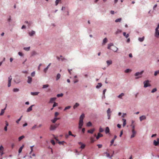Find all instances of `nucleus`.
<instances>
[{"instance_id":"nucleus-1","label":"nucleus","mask_w":159,"mask_h":159,"mask_svg":"<svg viewBox=\"0 0 159 159\" xmlns=\"http://www.w3.org/2000/svg\"><path fill=\"white\" fill-rule=\"evenodd\" d=\"M111 46H113L112 48L111 49L114 52H116L118 50V48L114 46L113 45V44L112 43H110L108 45V46L107 47L108 49H111Z\"/></svg>"},{"instance_id":"nucleus-2","label":"nucleus","mask_w":159,"mask_h":159,"mask_svg":"<svg viewBox=\"0 0 159 159\" xmlns=\"http://www.w3.org/2000/svg\"><path fill=\"white\" fill-rule=\"evenodd\" d=\"M149 80H147L144 81V88H146L148 87L151 86V85L149 83Z\"/></svg>"},{"instance_id":"nucleus-3","label":"nucleus","mask_w":159,"mask_h":159,"mask_svg":"<svg viewBox=\"0 0 159 159\" xmlns=\"http://www.w3.org/2000/svg\"><path fill=\"white\" fill-rule=\"evenodd\" d=\"M59 124H56L55 125H51L50 127V129L51 130H55L56 128L59 126Z\"/></svg>"},{"instance_id":"nucleus-4","label":"nucleus","mask_w":159,"mask_h":159,"mask_svg":"<svg viewBox=\"0 0 159 159\" xmlns=\"http://www.w3.org/2000/svg\"><path fill=\"white\" fill-rule=\"evenodd\" d=\"M158 27H157L156 29L155 36L157 38H158L159 36V30H158Z\"/></svg>"},{"instance_id":"nucleus-5","label":"nucleus","mask_w":159,"mask_h":159,"mask_svg":"<svg viewBox=\"0 0 159 159\" xmlns=\"http://www.w3.org/2000/svg\"><path fill=\"white\" fill-rule=\"evenodd\" d=\"M157 141L156 140H154L153 141V144L155 146L158 145L159 144V138H157Z\"/></svg>"},{"instance_id":"nucleus-6","label":"nucleus","mask_w":159,"mask_h":159,"mask_svg":"<svg viewBox=\"0 0 159 159\" xmlns=\"http://www.w3.org/2000/svg\"><path fill=\"white\" fill-rule=\"evenodd\" d=\"M107 116H108V119H110V116L111 115V111L110 108H109L107 111Z\"/></svg>"},{"instance_id":"nucleus-7","label":"nucleus","mask_w":159,"mask_h":159,"mask_svg":"<svg viewBox=\"0 0 159 159\" xmlns=\"http://www.w3.org/2000/svg\"><path fill=\"white\" fill-rule=\"evenodd\" d=\"M12 77L11 76H10L8 78V87H10L11 85V82L12 80Z\"/></svg>"},{"instance_id":"nucleus-8","label":"nucleus","mask_w":159,"mask_h":159,"mask_svg":"<svg viewBox=\"0 0 159 159\" xmlns=\"http://www.w3.org/2000/svg\"><path fill=\"white\" fill-rule=\"evenodd\" d=\"M4 148L3 146L1 145L0 147V154L1 156H2L3 154Z\"/></svg>"},{"instance_id":"nucleus-9","label":"nucleus","mask_w":159,"mask_h":159,"mask_svg":"<svg viewBox=\"0 0 159 159\" xmlns=\"http://www.w3.org/2000/svg\"><path fill=\"white\" fill-rule=\"evenodd\" d=\"M132 134L131 135V137H130L131 138H134V137L136 134V132L135 130H132Z\"/></svg>"},{"instance_id":"nucleus-10","label":"nucleus","mask_w":159,"mask_h":159,"mask_svg":"<svg viewBox=\"0 0 159 159\" xmlns=\"http://www.w3.org/2000/svg\"><path fill=\"white\" fill-rule=\"evenodd\" d=\"M78 143L79 145H81L80 148H81L82 149H83L85 148V145L83 143H82L81 142H79Z\"/></svg>"},{"instance_id":"nucleus-11","label":"nucleus","mask_w":159,"mask_h":159,"mask_svg":"<svg viewBox=\"0 0 159 159\" xmlns=\"http://www.w3.org/2000/svg\"><path fill=\"white\" fill-rule=\"evenodd\" d=\"M83 121L81 120H80L79 122V128L80 129L82 128V127L83 125Z\"/></svg>"},{"instance_id":"nucleus-12","label":"nucleus","mask_w":159,"mask_h":159,"mask_svg":"<svg viewBox=\"0 0 159 159\" xmlns=\"http://www.w3.org/2000/svg\"><path fill=\"white\" fill-rule=\"evenodd\" d=\"M60 119V118H57V117H55L54 119L52 120L51 121L53 123H55L57 120H59Z\"/></svg>"},{"instance_id":"nucleus-13","label":"nucleus","mask_w":159,"mask_h":159,"mask_svg":"<svg viewBox=\"0 0 159 159\" xmlns=\"http://www.w3.org/2000/svg\"><path fill=\"white\" fill-rule=\"evenodd\" d=\"M146 117L145 116H142L139 117V119L140 121L146 119Z\"/></svg>"},{"instance_id":"nucleus-14","label":"nucleus","mask_w":159,"mask_h":159,"mask_svg":"<svg viewBox=\"0 0 159 159\" xmlns=\"http://www.w3.org/2000/svg\"><path fill=\"white\" fill-rule=\"evenodd\" d=\"M34 105H32L30 107L27 109V112H28L31 111L32 110V107L34 106Z\"/></svg>"},{"instance_id":"nucleus-15","label":"nucleus","mask_w":159,"mask_h":159,"mask_svg":"<svg viewBox=\"0 0 159 159\" xmlns=\"http://www.w3.org/2000/svg\"><path fill=\"white\" fill-rule=\"evenodd\" d=\"M95 129L94 128L90 130H88V133H90L91 134H93V132L95 131Z\"/></svg>"},{"instance_id":"nucleus-16","label":"nucleus","mask_w":159,"mask_h":159,"mask_svg":"<svg viewBox=\"0 0 159 159\" xmlns=\"http://www.w3.org/2000/svg\"><path fill=\"white\" fill-rule=\"evenodd\" d=\"M28 80L27 81V82L28 83H31L32 81V78L30 76L28 77Z\"/></svg>"},{"instance_id":"nucleus-17","label":"nucleus","mask_w":159,"mask_h":159,"mask_svg":"<svg viewBox=\"0 0 159 159\" xmlns=\"http://www.w3.org/2000/svg\"><path fill=\"white\" fill-rule=\"evenodd\" d=\"M143 71H141V72H137L135 74V76H138L139 75H141L143 73Z\"/></svg>"},{"instance_id":"nucleus-18","label":"nucleus","mask_w":159,"mask_h":159,"mask_svg":"<svg viewBox=\"0 0 159 159\" xmlns=\"http://www.w3.org/2000/svg\"><path fill=\"white\" fill-rule=\"evenodd\" d=\"M29 35L30 36H32L33 35L35 34V32L34 31L32 30L31 32L29 33Z\"/></svg>"},{"instance_id":"nucleus-19","label":"nucleus","mask_w":159,"mask_h":159,"mask_svg":"<svg viewBox=\"0 0 159 159\" xmlns=\"http://www.w3.org/2000/svg\"><path fill=\"white\" fill-rule=\"evenodd\" d=\"M56 99V98H52L50 99V100L49 101L50 103H53L54 101H55Z\"/></svg>"},{"instance_id":"nucleus-20","label":"nucleus","mask_w":159,"mask_h":159,"mask_svg":"<svg viewBox=\"0 0 159 159\" xmlns=\"http://www.w3.org/2000/svg\"><path fill=\"white\" fill-rule=\"evenodd\" d=\"M107 63V64L108 66H109L110 65H111L112 63V61L111 60H107L106 61Z\"/></svg>"},{"instance_id":"nucleus-21","label":"nucleus","mask_w":159,"mask_h":159,"mask_svg":"<svg viewBox=\"0 0 159 159\" xmlns=\"http://www.w3.org/2000/svg\"><path fill=\"white\" fill-rule=\"evenodd\" d=\"M84 117V114H82L80 117V120L83 121Z\"/></svg>"},{"instance_id":"nucleus-22","label":"nucleus","mask_w":159,"mask_h":159,"mask_svg":"<svg viewBox=\"0 0 159 159\" xmlns=\"http://www.w3.org/2000/svg\"><path fill=\"white\" fill-rule=\"evenodd\" d=\"M122 121H123V127H125L126 125V120L125 119H122Z\"/></svg>"},{"instance_id":"nucleus-23","label":"nucleus","mask_w":159,"mask_h":159,"mask_svg":"<svg viewBox=\"0 0 159 159\" xmlns=\"http://www.w3.org/2000/svg\"><path fill=\"white\" fill-rule=\"evenodd\" d=\"M103 136V135L102 134H101L100 133H98V135L96 137V139H99L100 137H102Z\"/></svg>"},{"instance_id":"nucleus-24","label":"nucleus","mask_w":159,"mask_h":159,"mask_svg":"<svg viewBox=\"0 0 159 159\" xmlns=\"http://www.w3.org/2000/svg\"><path fill=\"white\" fill-rule=\"evenodd\" d=\"M39 92H31V94L32 95H38Z\"/></svg>"},{"instance_id":"nucleus-25","label":"nucleus","mask_w":159,"mask_h":159,"mask_svg":"<svg viewBox=\"0 0 159 159\" xmlns=\"http://www.w3.org/2000/svg\"><path fill=\"white\" fill-rule=\"evenodd\" d=\"M110 130L108 127H106L105 130V133L106 134H107L109 132Z\"/></svg>"},{"instance_id":"nucleus-26","label":"nucleus","mask_w":159,"mask_h":159,"mask_svg":"<svg viewBox=\"0 0 159 159\" xmlns=\"http://www.w3.org/2000/svg\"><path fill=\"white\" fill-rule=\"evenodd\" d=\"M79 106V104L78 103H76L75 104L74 106H73V108L74 109H75L76 107H78Z\"/></svg>"},{"instance_id":"nucleus-27","label":"nucleus","mask_w":159,"mask_h":159,"mask_svg":"<svg viewBox=\"0 0 159 159\" xmlns=\"http://www.w3.org/2000/svg\"><path fill=\"white\" fill-rule=\"evenodd\" d=\"M123 35L127 38L129 37V34H126V33L125 32L123 33Z\"/></svg>"},{"instance_id":"nucleus-28","label":"nucleus","mask_w":159,"mask_h":159,"mask_svg":"<svg viewBox=\"0 0 159 159\" xmlns=\"http://www.w3.org/2000/svg\"><path fill=\"white\" fill-rule=\"evenodd\" d=\"M25 136L24 135H22L20 137L18 138V140L19 141H20L22 139H24L25 138Z\"/></svg>"},{"instance_id":"nucleus-29","label":"nucleus","mask_w":159,"mask_h":159,"mask_svg":"<svg viewBox=\"0 0 159 159\" xmlns=\"http://www.w3.org/2000/svg\"><path fill=\"white\" fill-rule=\"evenodd\" d=\"M144 39V37H143L142 38H139L138 39L139 41L141 42H143Z\"/></svg>"},{"instance_id":"nucleus-30","label":"nucleus","mask_w":159,"mask_h":159,"mask_svg":"<svg viewBox=\"0 0 159 159\" xmlns=\"http://www.w3.org/2000/svg\"><path fill=\"white\" fill-rule=\"evenodd\" d=\"M124 95V94L123 93H122L118 96V97L120 98H122V97Z\"/></svg>"},{"instance_id":"nucleus-31","label":"nucleus","mask_w":159,"mask_h":159,"mask_svg":"<svg viewBox=\"0 0 159 159\" xmlns=\"http://www.w3.org/2000/svg\"><path fill=\"white\" fill-rule=\"evenodd\" d=\"M61 77V75L59 73H58L57 74L56 77V80H58Z\"/></svg>"},{"instance_id":"nucleus-32","label":"nucleus","mask_w":159,"mask_h":159,"mask_svg":"<svg viewBox=\"0 0 159 159\" xmlns=\"http://www.w3.org/2000/svg\"><path fill=\"white\" fill-rule=\"evenodd\" d=\"M102 86V84L101 83H99L98 84V85L96 86V88H99L100 87H101Z\"/></svg>"},{"instance_id":"nucleus-33","label":"nucleus","mask_w":159,"mask_h":159,"mask_svg":"<svg viewBox=\"0 0 159 159\" xmlns=\"http://www.w3.org/2000/svg\"><path fill=\"white\" fill-rule=\"evenodd\" d=\"M121 20H122L121 18H119L116 19L115 20V21L116 22H120L121 21Z\"/></svg>"},{"instance_id":"nucleus-34","label":"nucleus","mask_w":159,"mask_h":159,"mask_svg":"<svg viewBox=\"0 0 159 159\" xmlns=\"http://www.w3.org/2000/svg\"><path fill=\"white\" fill-rule=\"evenodd\" d=\"M107 155V157H110V158H111V157H112V156H110V154L109 153H108L107 152H106L105 153Z\"/></svg>"},{"instance_id":"nucleus-35","label":"nucleus","mask_w":159,"mask_h":159,"mask_svg":"<svg viewBox=\"0 0 159 159\" xmlns=\"http://www.w3.org/2000/svg\"><path fill=\"white\" fill-rule=\"evenodd\" d=\"M61 0H56L55 2V4L56 6H57L59 3L61 2Z\"/></svg>"},{"instance_id":"nucleus-36","label":"nucleus","mask_w":159,"mask_h":159,"mask_svg":"<svg viewBox=\"0 0 159 159\" xmlns=\"http://www.w3.org/2000/svg\"><path fill=\"white\" fill-rule=\"evenodd\" d=\"M22 116H21L16 121V123L17 124H19V121L21 120V118L22 117Z\"/></svg>"},{"instance_id":"nucleus-37","label":"nucleus","mask_w":159,"mask_h":159,"mask_svg":"<svg viewBox=\"0 0 159 159\" xmlns=\"http://www.w3.org/2000/svg\"><path fill=\"white\" fill-rule=\"evenodd\" d=\"M92 123L90 122H89L87 124V126H92Z\"/></svg>"},{"instance_id":"nucleus-38","label":"nucleus","mask_w":159,"mask_h":159,"mask_svg":"<svg viewBox=\"0 0 159 159\" xmlns=\"http://www.w3.org/2000/svg\"><path fill=\"white\" fill-rule=\"evenodd\" d=\"M19 90V89L17 88H15L13 89V91L15 92H18Z\"/></svg>"},{"instance_id":"nucleus-39","label":"nucleus","mask_w":159,"mask_h":159,"mask_svg":"<svg viewBox=\"0 0 159 159\" xmlns=\"http://www.w3.org/2000/svg\"><path fill=\"white\" fill-rule=\"evenodd\" d=\"M49 86V85L48 84H45L43 85V88L44 89L48 87Z\"/></svg>"},{"instance_id":"nucleus-40","label":"nucleus","mask_w":159,"mask_h":159,"mask_svg":"<svg viewBox=\"0 0 159 159\" xmlns=\"http://www.w3.org/2000/svg\"><path fill=\"white\" fill-rule=\"evenodd\" d=\"M122 32V30H118L116 32V34H117L120 33H121Z\"/></svg>"},{"instance_id":"nucleus-41","label":"nucleus","mask_w":159,"mask_h":159,"mask_svg":"<svg viewBox=\"0 0 159 159\" xmlns=\"http://www.w3.org/2000/svg\"><path fill=\"white\" fill-rule=\"evenodd\" d=\"M63 95V94L62 93H61V94H58L57 95V97H62Z\"/></svg>"},{"instance_id":"nucleus-42","label":"nucleus","mask_w":159,"mask_h":159,"mask_svg":"<svg viewBox=\"0 0 159 159\" xmlns=\"http://www.w3.org/2000/svg\"><path fill=\"white\" fill-rule=\"evenodd\" d=\"M71 107L70 106H68L66 107L65 108V109H64V111H65L66 110L69 109H70L71 108Z\"/></svg>"},{"instance_id":"nucleus-43","label":"nucleus","mask_w":159,"mask_h":159,"mask_svg":"<svg viewBox=\"0 0 159 159\" xmlns=\"http://www.w3.org/2000/svg\"><path fill=\"white\" fill-rule=\"evenodd\" d=\"M24 49L26 51H28L30 50V47L24 48Z\"/></svg>"},{"instance_id":"nucleus-44","label":"nucleus","mask_w":159,"mask_h":159,"mask_svg":"<svg viewBox=\"0 0 159 159\" xmlns=\"http://www.w3.org/2000/svg\"><path fill=\"white\" fill-rule=\"evenodd\" d=\"M131 70L129 69H127L125 70V73H127L129 72H130Z\"/></svg>"},{"instance_id":"nucleus-45","label":"nucleus","mask_w":159,"mask_h":159,"mask_svg":"<svg viewBox=\"0 0 159 159\" xmlns=\"http://www.w3.org/2000/svg\"><path fill=\"white\" fill-rule=\"evenodd\" d=\"M4 112L5 111H4V110L2 109L0 113V116L2 115L4 113Z\"/></svg>"},{"instance_id":"nucleus-46","label":"nucleus","mask_w":159,"mask_h":159,"mask_svg":"<svg viewBox=\"0 0 159 159\" xmlns=\"http://www.w3.org/2000/svg\"><path fill=\"white\" fill-rule=\"evenodd\" d=\"M37 127V125H34V126H33L31 129H32L34 130Z\"/></svg>"},{"instance_id":"nucleus-47","label":"nucleus","mask_w":159,"mask_h":159,"mask_svg":"<svg viewBox=\"0 0 159 159\" xmlns=\"http://www.w3.org/2000/svg\"><path fill=\"white\" fill-rule=\"evenodd\" d=\"M107 42V38H104L103 40V43L105 44V43H106Z\"/></svg>"},{"instance_id":"nucleus-48","label":"nucleus","mask_w":159,"mask_h":159,"mask_svg":"<svg viewBox=\"0 0 159 159\" xmlns=\"http://www.w3.org/2000/svg\"><path fill=\"white\" fill-rule=\"evenodd\" d=\"M114 140H115V139H113L111 140V144H110V146H112V145L113 144V143L114 142Z\"/></svg>"},{"instance_id":"nucleus-49","label":"nucleus","mask_w":159,"mask_h":159,"mask_svg":"<svg viewBox=\"0 0 159 159\" xmlns=\"http://www.w3.org/2000/svg\"><path fill=\"white\" fill-rule=\"evenodd\" d=\"M58 105V103L56 102H54V104L53 105V107H54Z\"/></svg>"},{"instance_id":"nucleus-50","label":"nucleus","mask_w":159,"mask_h":159,"mask_svg":"<svg viewBox=\"0 0 159 159\" xmlns=\"http://www.w3.org/2000/svg\"><path fill=\"white\" fill-rule=\"evenodd\" d=\"M59 115V113L58 112H56L55 113V117H57L58 115Z\"/></svg>"},{"instance_id":"nucleus-51","label":"nucleus","mask_w":159,"mask_h":159,"mask_svg":"<svg viewBox=\"0 0 159 159\" xmlns=\"http://www.w3.org/2000/svg\"><path fill=\"white\" fill-rule=\"evenodd\" d=\"M159 73V70L156 71L154 73V75L155 76H156L157 75V74Z\"/></svg>"},{"instance_id":"nucleus-52","label":"nucleus","mask_w":159,"mask_h":159,"mask_svg":"<svg viewBox=\"0 0 159 159\" xmlns=\"http://www.w3.org/2000/svg\"><path fill=\"white\" fill-rule=\"evenodd\" d=\"M35 71H34L32 72L31 74V75L32 77H34L35 76Z\"/></svg>"},{"instance_id":"nucleus-53","label":"nucleus","mask_w":159,"mask_h":159,"mask_svg":"<svg viewBox=\"0 0 159 159\" xmlns=\"http://www.w3.org/2000/svg\"><path fill=\"white\" fill-rule=\"evenodd\" d=\"M157 89L156 88H154L152 90L151 92L152 93H153L156 92L157 91Z\"/></svg>"},{"instance_id":"nucleus-54","label":"nucleus","mask_w":159,"mask_h":159,"mask_svg":"<svg viewBox=\"0 0 159 159\" xmlns=\"http://www.w3.org/2000/svg\"><path fill=\"white\" fill-rule=\"evenodd\" d=\"M99 131L100 132H103V129L102 128L100 127L99 129Z\"/></svg>"},{"instance_id":"nucleus-55","label":"nucleus","mask_w":159,"mask_h":159,"mask_svg":"<svg viewBox=\"0 0 159 159\" xmlns=\"http://www.w3.org/2000/svg\"><path fill=\"white\" fill-rule=\"evenodd\" d=\"M51 142L53 145H54L55 144L54 141L53 140H51Z\"/></svg>"},{"instance_id":"nucleus-56","label":"nucleus","mask_w":159,"mask_h":159,"mask_svg":"<svg viewBox=\"0 0 159 159\" xmlns=\"http://www.w3.org/2000/svg\"><path fill=\"white\" fill-rule=\"evenodd\" d=\"M131 126L132 127V130H134L135 126L133 124H131Z\"/></svg>"},{"instance_id":"nucleus-57","label":"nucleus","mask_w":159,"mask_h":159,"mask_svg":"<svg viewBox=\"0 0 159 159\" xmlns=\"http://www.w3.org/2000/svg\"><path fill=\"white\" fill-rule=\"evenodd\" d=\"M48 67L47 66V67L46 68H45L44 70V72L45 73H46L47 70H48Z\"/></svg>"},{"instance_id":"nucleus-58","label":"nucleus","mask_w":159,"mask_h":159,"mask_svg":"<svg viewBox=\"0 0 159 159\" xmlns=\"http://www.w3.org/2000/svg\"><path fill=\"white\" fill-rule=\"evenodd\" d=\"M97 146H98V148H101L102 147V144H97Z\"/></svg>"},{"instance_id":"nucleus-59","label":"nucleus","mask_w":159,"mask_h":159,"mask_svg":"<svg viewBox=\"0 0 159 159\" xmlns=\"http://www.w3.org/2000/svg\"><path fill=\"white\" fill-rule=\"evenodd\" d=\"M15 146V144L14 143H12L11 144V147L12 148H13Z\"/></svg>"},{"instance_id":"nucleus-60","label":"nucleus","mask_w":159,"mask_h":159,"mask_svg":"<svg viewBox=\"0 0 159 159\" xmlns=\"http://www.w3.org/2000/svg\"><path fill=\"white\" fill-rule=\"evenodd\" d=\"M34 146H31L30 147V149H31V152H30V154H31V152H32L33 151V147Z\"/></svg>"},{"instance_id":"nucleus-61","label":"nucleus","mask_w":159,"mask_h":159,"mask_svg":"<svg viewBox=\"0 0 159 159\" xmlns=\"http://www.w3.org/2000/svg\"><path fill=\"white\" fill-rule=\"evenodd\" d=\"M18 53V54L20 56H23V54L22 52H19Z\"/></svg>"},{"instance_id":"nucleus-62","label":"nucleus","mask_w":159,"mask_h":159,"mask_svg":"<svg viewBox=\"0 0 159 159\" xmlns=\"http://www.w3.org/2000/svg\"><path fill=\"white\" fill-rule=\"evenodd\" d=\"M5 123H6V126H8L9 125V124L8 123V122H7V121H5Z\"/></svg>"},{"instance_id":"nucleus-63","label":"nucleus","mask_w":159,"mask_h":159,"mask_svg":"<svg viewBox=\"0 0 159 159\" xmlns=\"http://www.w3.org/2000/svg\"><path fill=\"white\" fill-rule=\"evenodd\" d=\"M68 134H69V135H71V136H72V133L71 132V131H69L68 132Z\"/></svg>"},{"instance_id":"nucleus-64","label":"nucleus","mask_w":159,"mask_h":159,"mask_svg":"<svg viewBox=\"0 0 159 159\" xmlns=\"http://www.w3.org/2000/svg\"><path fill=\"white\" fill-rule=\"evenodd\" d=\"M78 81V80L76 79L74 81V83H77Z\"/></svg>"}]
</instances>
